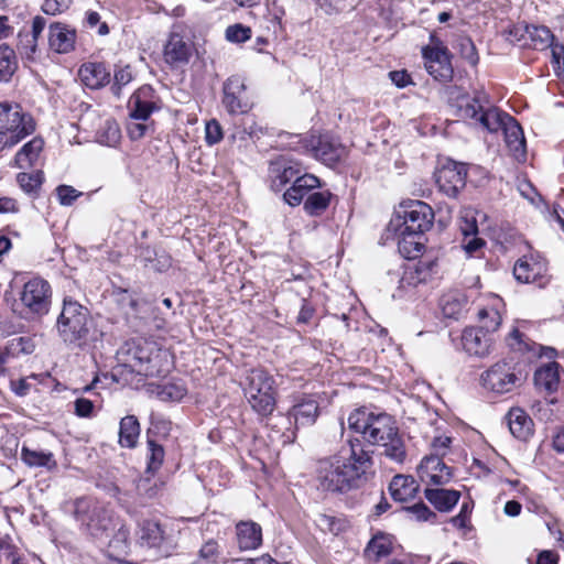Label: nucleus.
I'll list each match as a JSON object with an SVG mask.
<instances>
[{
	"mask_svg": "<svg viewBox=\"0 0 564 564\" xmlns=\"http://www.w3.org/2000/svg\"><path fill=\"white\" fill-rule=\"evenodd\" d=\"M399 235L398 249L406 259L417 258L424 249V236L403 232V228L392 227Z\"/></svg>",
	"mask_w": 564,
	"mask_h": 564,
	"instance_id": "473e14b6",
	"label": "nucleus"
},
{
	"mask_svg": "<svg viewBox=\"0 0 564 564\" xmlns=\"http://www.w3.org/2000/svg\"><path fill=\"white\" fill-rule=\"evenodd\" d=\"M22 304L33 314L45 315L51 304V286L41 278L28 281L21 292Z\"/></svg>",
	"mask_w": 564,
	"mask_h": 564,
	"instance_id": "9d476101",
	"label": "nucleus"
},
{
	"mask_svg": "<svg viewBox=\"0 0 564 564\" xmlns=\"http://www.w3.org/2000/svg\"><path fill=\"white\" fill-rule=\"evenodd\" d=\"M223 105L230 115H247L253 107V101L247 93L245 79L239 75L230 76L223 87Z\"/></svg>",
	"mask_w": 564,
	"mask_h": 564,
	"instance_id": "1a4fd4ad",
	"label": "nucleus"
},
{
	"mask_svg": "<svg viewBox=\"0 0 564 564\" xmlns=\"http://www.w3.org/2000/svg\"><path fill=\"white\" fill-rule=\"evenodd\" d=\"M82 83L89 89H100L110 83L111 73L104 63L89 62L78 69Z\"/></svg>",
	"mask_w": 564,
	"mask_h": 564,
	"instance_id": "5701e85b",
	"label": "nucleus"
},
{
	"mask_svg": "<svg viewBox=\"0 0 564 564\" xmlns=\"http://www.w3.org/2000/svg\"><path fill=\"white\" fill-rule=\"evenodd\" d=\"M524 31L531 40V46L534 50L543 51L549 48L555 41L554 34L544 25H525Z\"/></svg>",
	"mask_w": 564,
	"mask_h": 564,
	"instance_id": "4c0bfd02",
	"label": "nucleus"
},
{
	"mask_svg": "<svg viewBox=\"0 0 564 564\" xmlns=\"http://www.w3.org/2000/svg\"><path fill=\"white\" fill-rule=\"evenodd\" d=\"M436 51H444L445 53H449L448 48L444 45L443 41L436 36L435 33L430 34V45L422 47V55H426L429 53H433Z\"/></svg>",
	"mask_w": 564,
	"mask_h": 564,
	"instance_id": "69168bd1",
	"label": "nucleus"
},
{
	"mask_svg": "<svg viewBox=\"0 0 564 564\" xmlns=\"http://www.w3.org/2000/svg\"><path fill=\"white\" fill-rule=\"evenodd\" d=\"M192 55V44L178 33H172L164 45V61L175 67L186 64Z\"/></svg>",
	"mask_w": 564,
	"mask_h": 564,
	"instance_id": "412c9836",
	"label": "nucleus"
},
{
	"mask_svg": "<svg viewBox=\"0 0 564 564\" xmlns=\"http://www.w3.org/2000/svg\"><path fill=\"white\" fill-rule=\"evenodd\" d=\"M518 381V376L507 362H497L481 375L484 388L500 394L513 390Z\"/></svg>",
	"mask_w": 564,
	"mask_h": 564,
	"instance_id": "ddd939ff",
	"label": "nucleus"
},
{
	"mask_svg": "<svg viewBox=\"0 0 564 564\" xmlns=\"http://www.w3.org/2000/svg\"><path fill=\"white\" fill-rule=\"evenodd\" d=\"M140 435V423L134 415L121 419L119 425V444L126 448H133Z\"/></svg>",
	"mask_w": 564,
	"mask_h": 564,
	"instance_id": "c9c22d12",
	"label": "nucleus"
},
{
	"mask_svg": "<svg viewBox=\"0 0 564 564\" xmlns=\"http://www.w3.org/2000/svg\"><path fill=\"white\" fill-rule=\"evenodd\" d=\"M219 555V545L215 540H208L199 550V557L216 563Z\"/></svg>",
	"mask_w": 564,
	"mask_h": 564,
	"instance_id": "052dcab7",
	"label": "nucleus"
},
{
	"mask_svg": "<svg viewBox=\"0 0 564 564\" xmlns=\"http://www.w3.org/2000/svg\"><path fill=\"white\" fill-rule=\"evenodd\" d=\"M55 330L59 340L69 349L83 350L97 339L89 310L70 297L63 301Z\"/></svg>",
	"mask_w": 564,
	"mask_h": 564,
	"instance_id": "20e7f679",
	"label": "nucleus"
},
{
	"mask_svg": "<svg viewBox=\"0 0 564 564\" xmlns=\"http://www.w3.org/2000/svg\"><path fill=\"white\" fill-rule=\"evenodd\" d=\"M140 540L149 547H160L166 540L161 524L153 520H144L140 525Z\"/></svg>",
	"mask_w": 564,
	"mask_h": 564,
	"instance_id": "e433bc0d",
	"label": "nucleus"
},
{
	"mask_svg": "<svg viewBox=\"0 0 564 564\" xmlns=\"http://www.w3.org/2000/svg\"><path fill=\"white\" fill-rule=\"evenodd\" d=\"M321 186L318 177L313 174H300L292 185L283 193V200L294 207L299 206L304 197H307L311 191Z\"/></svg>",
	"mask_w": 564,
	"mask_h": 564,
	"instance_id": "a211bd4d",
	"label": "nucleus"
},
{
	"mask_svg": "<svg viewBox=\"0 0 564 564\" xmlns=\"http://www.w3.org/2000/svg\"><path fill=\"white\" fill-rule=\"evenodd\" d=\"M466 176L465 164L448 160L435 172V182L442 193L454 198L465 187Z\"/></svg>",
	"mask_w": 564,
	"mask_h": 564,
	"instance_id": "9b49d317",
	"label": "nucleus"
},
{
	"mask_svg": "<svg viewBox=\"0 0 564 564\" xmlns=\"http://www.w3.org/2000/svg\"><path fill=\"white\" fill-rule=\"evenodd\" d=\"M251 36V29L242 24L230 25L226 30V39L232 43H242Z\"/></svg>",
	"mask_w": 564,
	"mask_h": 564,
	"instance_id": "5fc2aeb1",
	"label": "nucleus"
},
{
	"mask_svg": "<svg viewBox=\"0 0 564 564\" xmlns=\"http://www.w3.org/2000/svg\"><path fill=\"white\" fill-rule=\"evenodd\" d=\"M358 438H349L334 456L319 460L317 480L323 490L346 492L366 480L373 460Z\"/></svg>",
	"mask_w": 564,
	"mask_h": 564,
	"instance_id": "f257e3e1",
	"label": "nucleus"
},
{
	"mask_svg": "<svg viewBox=\"0 0 564 564\" xmlns=\"http://www.w3.org/2000/svg\"><path fill=\"white\" fill-rule=\"evenodd\" d=\"M492 339L488 332L479 327H469L463 332L462 344L466 352L477 357L489 354Z\"/></svg>",
	"mask_w": 564,
	"mask_h": 564,
	"instance_id": "aec40b11",
	"label": "nucleus"
},
{
	"mask_svg": "<svg viewBox=\"0 0 564 564\" xmlns=\"http://www.w3.org/2000/svg\"><path fill=\"white\" fill-rule=\"evenodd\" d=\"M44 141L40 137L33 138L26 142L15 154L14 161L19 169L33 166L43 151Z\"/></svg>",
	"mask_w": 564,
	"mask_h": 564,
	"instance_id": "72a5a7b5",
	"label": "nucleus"
},
{
	"mask_svg": "<svg viewBox=\"0 0 564 564\" xmlns=\"http://www.w3.org/2000/svg\"><path fill=\"white\" fill-rule=\"evenodd\" d=\"M77 32L63 22H52L47 31V44L51 51L57 54H68L75 50Z\"/></svg>",
	"mask_w": 564,
	"mask_h": 564,
	"instance_id": "2eb2a0df",
	"label": "nucleus"
},
{
	"mask_svg": "<svg viewBox=\"0 0 564 564\" xmlns=\"http://www.w3.org/2000/svg\"><path fill=\"white\" fill-rule=\"evenodd\" d=\"M366 553L375 558H380L390 553L389 545L381 538H373L366 547Z\"/></svg>",
	"mask_w": 564,
	"mask_h": 564,
	"instance_id": "13d9d810",
	"label": "nucleus"
},
{
	"mask_svg": "<svg viewBox=\"0 0 564 564\" xmlns=\"http://www.w3.org/2000/svg\"><path fill=\"white\" fill-rule=\"evenodd\" d=\"M419 476L426 485L443 486L451 481L453 474L437 454H432L422 459L417 468Z\"/></svg>",
	"mask_w": 564,
	"mask_h": 564,
	"instance_id": "4468645a",
	"label": "nucleus"
},
{
	"mask_svg": "<svg viewBox=\"0 0 564 564\" xmlns=\"http://www.w3.org/2000/svg\"><path fill=\"white\" fill-rule=\"evenodd\" d=\"M551 48V64L557 77L564 73V45L556 41L549 46Z\"/></svg>",
	"mask_w": 564,
	"mask_h": 564,
	"instance_id": "864d4df0",
	"label": "nucleus"
},
{
	"mask_svg": "<svg viewBox=\"0 0 564 564\" xmlns=\"http://www.w3.org/2000/svg\"><path fill=\"white\" fill-rule=\"evenodd\" d=\"M315 523L323 532H329L333 534H338L344 529V521L325 513L317 514Z\"/></svg>",
	"mask_w": 564,
	"mask_h": 564,
	"instance_id": "09e8293b",
	"label": "nucleus"
},
{
	"mask_svg": "<svg viewBox=\"0 0 564 564\" xmlns=\"http://www.w3.org/2000/svg\"><path fill=\"white\" fill-rule=\"evenodd\" d=\"M456 47L462 56L469 65L476 66L479 63V55L475 43L469 36L460 35L456 40Z\"/></svg>",
	"mask_w": 564,
	"mask_h": 564,
	"instance_id": "37998d69",
	"label": "nucleus"
},
{
	"mask_svg": "<svg viewBox=\"0 0 564 564\" xmlns=\"http://www.w3.org/2000/svg\"><path fill=\"white\" fill-rule=\"evenodd\" d=\"M236 536L241 551H253L262 545V528L254 521H239L236 524Z\"/></svg>",
	"mask_w": 564,
	"mask_h": 564,
	"instance_id": "b1692460",
	"label": "nucleus"
},
{
	"mask_svg": "<svg viewBox=\"0 0 564 564\" xmlns=\"http://www.w3.org/2000/svg\"><path fill=\"white\" fill-rule=\"evenodd\" d=\"M314 156L327 166H335L347 155V149L330 135H321L312 148Z\"/></svg>",
	"mask_w": 564,
	"mask_h": 564,
	"instance_id": "f3484780",
	"label": "nucleus"
},
{
	"mask_svg": "<svg viewBox=\"0 0 564 564\" xmlns=\"http://www.w3.org/2000/svg\"><path fill=\"white\" fill-rule=\"evenodd\" d=\"M466 305V296L458 292L445 294L441 299L443 314L449 318H457V316L465 310Z\"/></svg>",
	"mask_w": 564,
	"mask_h": 564,
	"instance_id": "a19ab883",
	"label": "nucleus"
},
{
	"mask_svg": "<svg viewBox=\"0 0 564 564\" xmlns=\"http://www.w3.org/2000/svg\"><path fill=\"white\" fill-rule=\"evenodd\" d=\"M425 61L427 73L436 80L447 83L452 80L454 69L451 63V54L444 51H436L422 55Z\"/></svg>",
	"mask_w": 564,
	"mask_h": 564,
	"instance_id": "4be33fe9",
	"label": "nucleus"
},
{
	"mask_svg": "<svg viewBox=\"0 0 564 564\" xmlns=\"http://www.w3.org/2000/svg\"><path fill=\"white\" fill-rule=\"evenodd\" d=\"M129 528L119 520V524L116 527L115 531H112L109 536L110 540L108 542L107 550L109 557L115 560L113 563L123 562L122 557L128 554L129 550Z\"/></svg>",
	"mask_w": 564,
	"mask_h": 564,
	"instance_id": "bb28decb",
	"label": "nucleus"
},
{
	"mask_svg": "<svg viewBox=\"0 0 564 564\" xmlns=\"http://www.w3.org/2000/svg\"><path fill=\"white\" fill-rule=\"evenodd\" d=\"M58 200L62 205L68 206L79 196V193L72 186L59 185L56 188Z\"/></svg>",
	"mask_w": 564,
	"mask_h": 564,
	"instance_id": "e2e57ef3",
	"label": "nucleus"
},
{
	"mask_svg": "<svg viewBox=\"0 0 564 564\" xmlns=\"http://www.w3.org/2000/svg\"><path fill=\"white\" fill-rule=\"evenodd\" d=\"M302 173L300 165L283 156L271 161L269 165L270 187L274 192H281L289 183Z\"/></svg>",
	"mask_w": 564,
	"mask_h": 564,
	"instance_id": "dca6fc26",
	"label": "nucleus"
},
{
	"mask_svg": "<svg viewBox=\"0 0 564 564\" xmlns=\"http://www.w3.org/2000/svg\"><path fill=\"white\" fill-rule=\"evenodd\" d=\"M332 196L329 191L310 193L304 202V210L310 216L322 215L329 206Z\"/></svg>",
	"mask_w": 564,
	"mask_h": 564,
	"instance_id": "ea45409f",
	"label": "nucleus"
},
{
	"mask_svg": "<svg viewBox=\"0 0 564 564\" xmlns=\"http://www.w3.org/2000/svg\"><path fill=\"white\" fill-rule=\"evenodd\" d=\"M560 368L556 361L539 368L534 373L535 386L549 394L554 393L560 384Z\"/></svg>",
	"mask_w": 564,
	"mask_h": 564,
	"instance_id": "c756f323",
	"label": "nucleus"
},
{
	"mask_svg": "<svg viewBox=\"0 0 564 564\" xmlns=\"http://www.w3.org/2000/svg\"><path fill=\"white\" fill-rule=\"evenodd\" d=\"M34 131L33 117L19 104L0 102V150L15 145Z\"/></svg>",
	"mask_w": 564,
	"mask_h": 564,
	"instance_id": "0eeeda50",
	"label": "nucleus"
},
{
	"mask_svg": "<svg viewBox=\"0 0 564 564\" xmlns=\"http://www.w3.org/2000/svg\"><path fill=\"white\" fill-rule=\"evenodd\" d=\"M17 181L25 193L35 194L42 185L43 173L41 171H35L32 173H19Z\"/></svg>",
	"mask_w": 564,
	"mask_h": 564,
	"instance_id": "49530a36",
	"label": "nucleus"
},
{
	"mask_svg": "<svg viewBox=\"0 0 564 564\" xmlns=\"http://www.w3.org/2000/svg\"><path fill=\"white\" fill-rule=\"evenodd\" d=\"M224 138L220 123L216 119L207 121L205 127V141L208 145L219 143Z\"/></svg>",
	"mask_w": 564,
	"mask_h": 564,
	"instance_id": "6e6d98bb",
	"label": "nucleus"
},
{
	"mask_svg": "<svg viewBox=\"0 0 564 564\" xmlns=\"http://www.w3.org/2000/svg\"><path fill=\"white\" fill-rule=\"evenodd\" d=\"M544 271V264L527 258L519 259L513 267L514 278L522 283L534 282Z\"/></svg>",
	"mask_w": 564,
	"mask_h": 564,
	"instance_id": "f704fd0d",
	"label": "nucleus"
},
{
	"mask_svg": "<svg viewBox=\"0 0 564 564\" xmlns=\"http://www.w3.org/2000/svg\"><path fill=\"white\" fill-rule=\"evenodd\" d=\"M139 121L140 120L130 119L127 124V131L131 140H139L143 138L151 128L150 124Z\"/></svg>",
	"mask_w": 564,
	"mask_h": 564,
	"instance_id": "680f3d73",
	"label": "nucleus"
},
{
	"mask_svg": "<svg viewBox=\"0 0 564 564\" xmlns=\"http://www.w3.org/2000/svg\"><path fill=\"white\" fill-rule=\"evenodd\" d=\"M74 411L79 417H89L94 412V403L88 399L78 398L74 402Z\"/></svg>",
	"mask_w": 564,
	"mask_h": 564,
	"instance_id": "0e129e2a",
	"label": "nucleus"
},
{
	"mask_svg": "<svg viewBox=\"0 0 564 564\" xmlns=\"http://www.w3.org/2000/svg\"><path fill=\"white\" fill-rule=\"evenodd\" d=\"M74 517L83 530L97 541L109 539L119 524L112 510L91 498H79L74 502Z\"/></svg>",
	"mask_w": 564,
	"mask_h": 564,
	"instance_id": "39448f33",
	"label": "nucleus"
},
{
	"mask_svg": "<svg viewBox=\"0 0 564 564\" xmlns=\"http://www.w3.org/2000/svg\"><path fill=\"white\" fill-rule=\"evenodd\" d=\"M462 231L465 236L463 248L467 256H474L485 245L481 238L476 237L478 227L476 221L466 223L465 227H462Z\"/></svg>",
	"mask_w": 564,
	"mask_h": 564,
	"instance_id": "79ce46f5",
	"label": "nucleus"
},
{
	"mask_svg": "<svg viewBox=\"0 0 564 564\" xmlns=\"http://www.w3.org/2000/svg\"><path fill=\"white\" fill-rule=\"evenodd\" d=\"M154 352H159V350L154 349V347L147 341L137 344L129 350L131 359L135 361L134 366L138 367V371L147 376L153 375L156 371L155 367L152 365Z\"/></svg>",
	"mask_w": 564,
	"mask_h": 564,
	"instance_id": "2f4dec72",
	"label": "nucleus"
},
{
	"mask_svg": "<svg viewBox=\"0 0 564 564\" xmlns=\"http://www.w3.org/2000/svg\"><path fill=\"white\" fill-rule=\"evenodd\" d=\"M389 77L399 88H404L411 83V77L406 70H392L389 73Z\"/></svg>",
	"mask_w": 564,
	"mask_h": 564,
	"instance_id": "338daca9",
	"label": "nucleus"
},
{
	"mask_svg": "<svg viewBox=\"0 0 564 564\" xmlns=\"http://www.w3.org/2000/svg\"><path fill=\"white\" fill-rule=\"evenodd\" d=\"M467 513H468V506L463 505L460 512L451 519V522L453 523V525L456 528H459V529L465 528L467 525V521H468Z\"/></svg>",
	"mask_w": 564,
	"mask_h": 564,
	"instance_id": "774afa93",
	"label": "nucleus"
},
{
	"mask_svg": "<svg viewBox=\"0 0 564 564\" xmlns=\"http://www.w3.org/2000/svg\"><path fill=\"white\" fill-rule=\"evenodd\" d=\"M150 86L139 88L131 97L130 100V119L147 121L155 109L153 101L148 100L152 94Z\"/></svg>",
	"mask_w": 564,
	"mask_h": 564,
	"instance_id": "393cba45",
	"label": "nucleus"
},
{
	"mask_svg": "<svg viewBox=\"0 0 564 564\" xmlns=\"http://www.w3.org/2000/svg\"><path fill=\"white\" fill-rule=\"evenodd\" d=\"M70 3V0H44L41 10L47 15L55 17L65 12Z\"/></svg>",
	"mask_w": 564,
	"mask_h": 564,
	"instance_id": "4d7b16f0",
	"label": "nucleus"
},
{
	"mask_svg": "<svg viewBox=\"0 0 564 564\" xmlns=\"http://www.w3.org/2000/svg\"><path fill=\"white\" fill-rule=\"evenodd\" d=\"M245 397L251 409L260 416H270L276 406L275 380L263 368L248 371L243 388Z\"/></svg>",
	"mask_w": 564,
	"mask_h": 564,
	"instance_id": "423d86ee",
	"label": "nucleus"
},
{
	"mask_svg": "<svg viewBox=\"0 0 564 564\" xmlns=\"http://www.w3.org/2000/svg\"><path fill=\"white\" fill-rule=\"evenodd\" d=\"M22 460L31 467H46L54 469L57 464L51 452L34 451L23 446L21 449Z\"/></svg>",
	"mask_w": 564,
	"mask_h": 564,
	"instance_id": "58836bf2",
	"label": "nucleus"
},
{
	"mask_svg": "<svg viewBox=\"0 0 564 564\" xmlns=\"http://www.w3.org/2000/svg\"><path fill=\"white\" fill-rule=\"evenodd\" d=\"M419 487L412 476L395 475L389 485V491L395 501L404 502L416 496Z\"/></svg>",
	"mask_w": 564,
	"mask_h": 564,
	"instance_id": "cd10ccee",
	"label": "nucleus"
},
{
	"mask_svg": "<svg viewBox=\"0 0 564 564\" xmlns=\"http://www.w3.org/2000/svg\"><path fill=\"white\" fill-rule=\"evenodd\" d=\"M404 511L410 514L412 519L417 521H435L436 513L433 512L424 502H417L412 506L405 507Z\"/></svg>",
	"mask_w": 564,
	"mask_h": 564,
	"instance_id": "8fccbe9b",
	"label": "nucleus"
},
{
	"mask_svg": "<svg viewBox=\"0 0 564 564\" xmlns=\"http://www.w3.org/2000/svg\"><path fill=\"white\" fill-rule=\"evenodd\" d=\"M434 220V212L431 206L422 200H409L401 203L395 216L390 221V227L403 228V232L424 236L431 229Z\"/></svg>",
	"mask_w": 564,
	"mask_h": 564,
	"instance_id": "6e6552de",
	"label": "nucleus"
},
{
	"mask_svg": "<svg viewBox=\"0 0 564 564\" xmlns=\"http://www.w3.org/2000/svg\"><path fill=\"white\" fill-rule=\"evenodd\" d=\"M321 414L319 397L317 394H297L293 405L288 411L289 419L294 420V427L313 425Z\"/></svg>",
	"mask_w": 564,
	"mask_h": 564,
	"instance_id": "f8f14e48",
	"label": "nucleus"
},
{
	"mask_svg": "<svg viewBox=\"0 0 564 564\" xmlns=\"http://www.w3.org/2000/svg\"><path fill=\"white\" fill-rule=\"evenodd\" d=\"M426 500L440 512H449L458 502L460 492L454 489L426 488Z\"/></svg>",
	"mask_w": 564,
	"mask_h": 564,
	"instance_id": "a878e982",
	"label": "nucleus"
},
{
	"mask_svg": "<svg viewBox=\"0 0 564 564\" xmlns=\"http://www.w3.org/2000/svg\"><path fill=\"white\" fill-rule=\"evenodd\" d=\"M511 434L519 440H527L533 432V421L520 408H512L508 413Z\"/></svg>",
	"mask_w": 564,
	"mask_h": 564,
	"instance_id": "7c9ffc66",
	"label": "nucleus"
},
{
	"mask_svg": "<svg viewBox=\"0 0 564 564\" xmlns=\"http://www.w3.org/2000/svg\"><path fill=\"white\" fill-rule=\"evenodd\" d=\"M156 394L162 401H181L186 394V388L177 382H166L158 387Z\"/></svg>",
	"mask_w": 564,
	"mask_h": 564,
	"instance_id": "a18cd8bd",
	"label": "nucleus"
},
{
	"mask_svg": "<svg viewBox=\"0 0 564 564\" xmlns=\"http://www.w3.org/2000/svg\"><path fill=\"white\" fill-rule=\"evenodd\" d=\"M15 69L14 52L8 46H0V82H7Z\"/></svg>",
	"mask_w": 564,
	"mask_h": 564,
	"instance_id": "c03bdc74",
	"label": "nucleus"
},
{
	"mask_svg": "<svg viewBox=\"0 0 564 564\" xmlns=\"http://www.w3.org/2000/svg\"><path fill=\"white\" fill-rule=\"evenodd\" d=\"M263 133V128L257 123L254 117L246 116L234 120L228 138L242 147L248 140H258Z\"/></svg>",
	"mask_w": 564,
	"mask_h": 564,
	"instance_id": "6ab92c4d",
	"label": "nucleus"
},
{
	"mask_svg": "<svg viewBox=\"0 0 564 564\" xmlns=\"http://www.w3.org/2000/svg\"><path fill=\"white\" fill-rule=\"evenodd\" d=\"M132 79V70L129 65L116 66L113 73V84L110 87L112 95L117 98H120L122 88L127 86Z\"/></svg>",
	"mask_w": 564,
	"mask_h": 564,
	"instance_id": "de8ad7c7",
	"label": "nucleus"
},
{
	"mask_svg": "<svg viewBox=\"0 0 564 564\" xmlns=\"http://www.w3.org/2000/svg\"><path fill=\"white\" fill-rule=\"evenodd\" d=\"M33 344L30 338L19 337L9 341L7 345L8 352L14 355L17 352L31 354L33 351Z\"/></svg>",
	"mask_w": 564,
	"mask_h": 564,
	"instance_id": "bf43d9fd",
	"label": "nucleus"
},
{
	"mask_svg": "<svg viewBox=\"0 0 564 564\" xmlns=\"http://www.w3.org/2000/svg\"><path fill=\"white\" fill-rule=\"evenodd\" d=\"M429 275V272L422 268V264L419 263L414 268H409L404 275L401 279L402 285L409 284V285H417L420 283H423L426 281Z\"/></svg>",
	"mask_w": 564,
	"mask_h": 564,
	"instance_id": "603ef678",
	"label": "nucleus"
},
{
	"mask_svg": "<svg viewBox=\"0 0 564 564\" xmlns=\"http://www.w3.org/2000/svg\"><path fill=\"white\" fill-rule=\"evenodd\" d=\"M347 422L348 427L360 433L366 442L382 448L381 455L399 465L406 462V445L391 415L357 409L349 414Z\"/></svg>",
	"mask_w": 564,
	"mask_h": 564,
	"instance_id": "7ed1b4c3",
	"label": "nucleus"
},
{
	"mask_svg": "<svg viewBox=\"0 0 564 564\" xmlns=\"http://www.w3.org/2000/svg\"><path fill=\"white\" fill-rule=\"evenodd\" d=\"M488 96L485 91H476L473 98L462 97L458 101L457 115L470 120L489 132L503 131L506 143L517 160L525 159V139L522 128L510 115L495 107H486Z\"/></svg>",
	"mask_w": 564,
	"mask_h": 564,
	"instance_id": "f03ea898",
	"label": "nucleus"
},
{
	"mask_svg": "<svg viewBox=\"0 0 564 564\" xmlns=\"http://www.w3.org/2000/svg\"><path fill=\"white\" fill-rule=\"evenodd\" d=\"M47 21L42 15H35L32 20L31 34L25 36V40L20 41V53L28 59H34L37 52L39 39L41 37Z\"/></svg>",
	"mask_w": 564,
	"mask_h": 564,
	"instance_id": "c85d7f7f",
	"label": "nucleus"
},
{
	"mask_svg": "<svg viewBox=\"0 0 564 564\" xmlns=\"http://www.w3.org/2000/svg\"><path fill=\"white\" fill-rule=\"evenodd\" d=\"M149 447V463H148V471L158 470L164 459V448L153 440L148 441Z\"/></svg>",
	"mask_w": 564,
	"mask_h": 564,
	"instance_id": "3c124183",
	"label": "nucleus"
}]
</instances>
